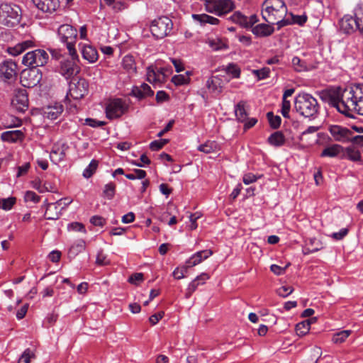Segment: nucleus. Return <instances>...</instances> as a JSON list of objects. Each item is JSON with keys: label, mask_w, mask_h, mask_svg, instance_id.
Instances as JSON below:
<instances>
[{"label": "nucleus", "mask_w": 363, "mask_h": 363, "mask_svg": "<svg viewBox=\"0 0 363 363\" xmlns=\"http://www.w3.org/2000/svg\"><path fill=\"white\" fill-rule=\"evenodd\" d=\"M356 85L353 88L331 87L318 92L320 99L347 117L354 118L352 111H357Z\"/></svg>", "instance_id": "1"}, {"label": "nucleus", "mask_w": 363, "mask_h": 363, "mask_svg": "<svg viewBox=\"0 0 363 363\" xmlns=\"http://www.w3.org/2000/svg\"><path fill=\"white\" fill-rule=\"evenodd\" d=\"M294 108L301 116L315 118L318 114L320 106L315 98L303 92L296 96Z\"/></svg>", "instance_id": "2"}, {"label": "nucleus", "mask_w": 363, "mask_h": 363, "mask_svg": "<svg viewBox=\"0 0 363 363\" xmlns=\"http://www.w3.org/2000/svg\"><path fill=\"white\" fill-rule=\"evenodd\" d=\"M340 30L346 34L358 31L363 34V4H358L354 9V15H345L340 21Z\"/></svg>", "instance_id": "3"}, {"label": "nucleus", "mask_w": 363, "mask_h": 363, "mask_svg": "<svg viewBox=\"0 0 363 363\" xmlns=\"http://www.w3.org/2000/svg\"><path fill=\"white\" fill-rule=\"evenodd\" d=\"M77 34V28L69 24H62L57 29V36L60 42L66 45L70 57L74 58L77 57L75 49Z\"/></svg>", "instance_id": "4"}, {"label": "nucleus", "mask_w": 363, "mask_h": 363, "mask_svg": "<svg viewBox=\"0 0 363 363\" xmlns=\"http://www.w3.org/2000/svg\"><path fill=\"white\" fill-rule=\"evenodd\" d=\"M21 20V9L16 5L2 3L0 5V23L7 27L17 26Z\"/></svg>", "instance_id": "5"}, {"label": "nucleus", "mask_w": 363, "mask_h": 363, "mask_svg": "<svg viewBox=\"0 0 363 363\" xmlns=\"http://www.w3.org/2000/svg\"><path fill=\"white\" fill-rule=\"evenodd\" d=\"M89 91V83L84 78H73L69 84V91L65 101H70L69 97L74 100H80Z\"/></svg>", "instance_id": "6"}, {"label": "nucleus", "mask_w": 363, "mask_h": 363, "mask_svg": "<svg viewBox=\"0 0 363 363\" xmlns=\"http://www.w3.org/2000/svg\"><path fill=\"white\" fill-rule=\"evenodd\" d=\"M173 28L172 20L167 16H161L152 21L150 32L156 39H162L169 35Z\"/></svg>", "instance_id": "7"}, {"label": "nucleus", "mask_w": 363, "mask_h": 363, "mask_svg": "<svg viewBox=\"0 0 363 363\" xmlns=\"http://www.w3.org/2000/svg\"><path fill=\"white\" fill-rule=\"evenodd\" d=\"M49 55L42 49L28 52L23 57L22 63L30 68H38L47 64Z\"/></svg>", "instance_id": "8"}, {"label": "nucleus", "mask_w": 363, "mask_h": 363, "mask_svg": "<svg viewBox=\"0 0 363 363\" xmlns=\"http://www.w3.org/2000/svg\"><path fill=\"white\" fill-rule=\"evenodd\" d=\"M128 110V106L121 99L111 100L106 106V117L110 119H116L122 116Z\"/></svg>", "instance_id": "9"}, {"label": "nucleus", "mask_w": 363, "mask_h": 363, "mask_svg": "<svg viewBox=\"0 0 363 363\" xmlns=\"http://www.w3.org/2000/svg\"><path fill=\"white\" fill-rule=\"evenodd\" d=\"M71 57V60H65L60 62V72L67 79L75 78L74 77L81 71L79 66L77 65L79 56L77 55V58Z\"/></svg>", "instance_id": "10"}, {"label": "nucleus", "mask_w": 363, "mask_h": 363, "mask_svg": "<svg viewBox=\"0 0 363 363\" xmlns=\"http://www.w3.org/2000/svg\"><path fill=\"white\" fill-rule=\"evenodd\" d=\"M28 97L27 91L24 89L15 90L11 99V106L18 113H24L28 108Z\"/></svg>", "instance_id": "11"}, {"label": "nucleus", "mask_w": 363, "mask_h": 363, "mask_svg": "<svg viewBox=\"0 0 363 363\" xmlns=\"http://www.w3.org/2000/svg\"><path fill=\"white\" fill-rule=\"evenodd\" d=\"M328 130L334 140L342 143L350 142V137L353 135V132L352 130L338 125H330Z\"/></svg>", "instance_id": "12"}, {"label": "nucleus", "mask_w": 363, "mask_h": 363, "mask_svg": "<svg viewBox=\"0 0 363 363\" xmlns=\"http://www.w3.org/2000/svg\"><path fill=\"white\" fill-rule=\"evenodd\" d=\"M24 86L34 87L40 84L43 78L42 72L38 68H30L23 72Z\"/></svg>", "instance_id": "13"}, {"label": "nucleus", "mask_w": 363, "mask_h": 363, "mask_svg": "<svg viewBox=\"0 0 363 363\" xmlns=\"http://www.w3.org/2000/svg\"><path fill=\"white\" fill-rule=\"evenodd\" d=\"M287 13V10L284 9H269L267 10V7H262V18L267 23L274 24L277 20H279Z\"/></svg>", "instance_id": "14"}, {"label": "nucleus", "mask_w": 363, "mask_h": 363, "mask_svg": "<svg viewBox=\"0 0 363 363\" xmlns=\"http://www.w3.org/2000/svg\"><path fill=\"white\" fill-rule=\"evenodd\" d=\"M33 5L43 13H52L60 7L59 0H31Z\"/></svg>", "instance_id": "15"}, {"label": "nucleus", "mask_w": 363, "mask_h": 363, "mask_svg": "<svg viewBox=\"0 0 363 363\" xmlns=\"http://www.w3.org/2000/svg\"><path fill=\"white\" fill-rule=\"evenodd\" d=\"M17 65L12 60H5L1 65L0 74L5 80H12L16 79L17 72Z\"/></svg>", "instance_id": "16"}, {"label": "nucleus", "mask_w": 363, "mask_h": 363, "mask_svg": "<svg viewBox=\"0 0 363 363\" xmlns=\"http://www.w3.org/2000/svg\"><path fill=\"white\" fill-rule=\"evenodd\" d=\"M69 146L66 143L55 144L50 152V159L54 163H58L65 160Z\"/></svg>", "instance_id": "17"}, {"label": "nucleus", "mask_w": 363, "mask_h": 363, "mask_svg": "<svg viewBox=\"0 0 363 363\" xmlns=\"http://www.w3.org/2000/svg\"><path fill=\"white\" fill-rule=\"evenodd\" d=\"M130 95L141 100L148 96H152L154 91L147 84L143 83L139 86H133Z\"/></svg>", "instance_id": "18"}, {"label": "nucleus", "mask_w": 363, "mask_h": 363, "mask_svg": "<svg viewBox=\"0 0 363 363\" xmlns=\"http://www.w3.org/2000/svg\"><path fill=\"white\" fill-rule=\"evenodd\" d=\"M210 278L206 273H202L197 276L188 286L185 294L186 298H189L199 285H203Z\"/></svg>", "instance_id": "19"}, {"label": "nucleus", "mask_w": 363, "mask_h": 363, "mask_svg": "<svg viewBox=\"0 0 363 363\" xmlns=\"http://www.w3.org/2000/svg\"><path fill=\"white\" fill-rule=\"evenodd\" d=\"M34 46L35 42L33 40H27L16 44L13 47L8 48L7 52L13 56H17L26 51L27 49L33 48Z\"/></svg>", "instance_id": "20"}, {"label": "nucleus", "mask_w": 363, "mask_h": 363, "mask_svg": "<svg viewBox=\"0 0 363 363\" xmlns=\"http://www.w3.org/2000/svg\"><path fill=\"white\" fill-rule=\"evenodd\" d=\"M252 33L259 38L270 36L274 32L272 26L266 23H259L252 28Z\"/></svg>", "instance_id": "21"}, {"label": "nucleus", "mask_w": 363, "mask_h": 363, "mask_svg": "<svg viewBox=\"0 0 363 363\" xmlns=\"http://www.w3.org/2000/svg\"><path fill=\"white\" fill-rule=\"evenodd\" d=\"M216 7L218 9V16H222L235 9V2L233 0H216Z\"/></svg>", "instance_id": "22"}, {"label": "nucleus", "mask_w": 363, "mask_h": 363, "mask_svg": "<svg viewBox=\"0 0 363 363\" xmlns=\"http://www.w3.org/2000/svg\"><path fill=\"white\" fill-rule=\"evenodd\" d=\"M62 199H60L55 203H47V208L44 214L47 220H57L60 216V211L57 205H61Z\"/></svg>", "instance_id": "23"}, {"label": "nucleus", "mask_w": 363, "mask_h": 363, "mask_svg": "<svg viewBox=\"0 0 363 363\" xmlns=\"http://www.w3.org/2000/svg\"><path fill=\"white\" fill-rule=\"evenodd\" d=\"M343 147L339 144H333L330 146L326 147L320 153L321 157H339L342 154Z\"/></svg>", "instance_id": "24"}, {"label": "nucleus", "mask_w": 363, "mask_h": 363, "mask_svg": "<svg viewBox=\"0 0 363 363\" xmlns=\"http://www.w3.org/2000/svg\"><path fill=\"white\" fill-rule=\"evenodd\" d=\"M361 153L360 152L355 149L353 146H350L347 147H343L342 154L340 155V159H347L352 162H359L361 161Z\"/></svg>", "instance_id": "25"}, {"label": "nucleus", "mask_w": 363, "mask_h": 363, "mask_svg": "<svg viewBox=\"0 0 363 363\" xmlns=\"http://www.w3.org/2000/svg\"><path fill=\"white\" fill-rule=\"evenodd\" d=\"M23 138L24 134L20 130L5 131L1 135V139L9 143H16L18 140H22Z\"/></svg>", "instance_id": "26"}, {"label": "nucleus", "mask_w": 363, "mask_h": 363, "mask_svg": "<svg viewBox=\"0 0 363 363\" xmlns=\"http://www.w3.org/2000/svg\"><path fill=\"white\" fill-rule=\"evenodd\" d=\"M63 111V106L60 104L48 106L44 109V116L50 120L57 119Z\"/></svg>", "instance_id": "27"}, {"label": "nucleus", "mask_w": 363, "mask_h": 363, "mask_svg": "<svg viewBox=\"0 0 363 363\" xmlns=\"http://www.w3.org/2000/svg\"><path fill=\"white\" fill-rule=\"evenodd\" d=\"M192 18L194 21L199 22L201 26H205L206 23H209L211 25H218L220 23V20L218 18L206 13L192 14Z\"/></svg>", "instance_id": "28"}, {"label": "nucleus", "mask_w": 363, "mask_h": 363, "mask_svg": "<svg viewBox=\"0 0 363 363\" xmlns=\"http://www.w3.org/2000/svg\"><path fill=\"white\" fill-rule=\"evenodd\" d=\"M82 57L89 62L93 63L98 60L97 50L91 45H84L82 48Z\"/></svg>", "instance_id": "29"}, {"label": "nucleus", "mask_w": 363, "mask_h": 363, "mask_svg": "<svg viewBox=\"0 0 363 363\" xmlns=\"http://www.w3.org/2000/svg\"><path fill=\"white\" fill-rule=\"evenodd\" d=\"M221 82L218 77L212 76L206 81V86L211 92L220 94L222 92Z\"/></svg>", "instance_id": "30"}, {"label": "nucleus", "mask_w": 363, "mask_h": 363, "mask_svg": "<svg viewBox=\"0 0 363 363\" xmlns=\"http://www.w3.org/2000/svg\"><path fill=\"white\" fill-rule=\"evenodd\" d=\"M228 19L241 28L247 29V16L241 11H235Z\"/></svg>", "instance_id": "31"}, {"label": "nucleus", "mask_w": 363, "mask_h": 363, "mask_svg": "<svg viewBox=\"0 0 363 363\" xmlns=\"http://www.w3.org/2000/svg\"><path fill=\"white\" fill-rule=\"evenodd\" d=\"M285 141V136L281 131H276L272 133L267 139L269 144L274 147L284 145Z\"/></svg>", "instance_id": "32"}, {"label": "nucleus", "mask_w": 363, "mask_h": 363, "mask_svg": "<svg viewBox=\"0 0 363 363\" xmlns=\"http://www.w3.org/2000/svg\"><path fill=\"white\" fill-rule=\"evenodd\" d=\"M219 149V145L214 140H207L205 143L200 145L197 150L206 154L216 152Z\"/></svg>", "instance_id": "33"}, {"label": "nucleus", "mask_w": 363, "mask_h": 363, "mask_svg": "<svg viewBox=\"0 0 363 363\" xmlns=\"http://www.w3.org/2000/svg\"><path fill=\"white\" fill-rule=\"evenodd\" d=\"M235 116L238 120L244 123L247 119V113L245 110V102L243 101H240L235 106Z\"/></svg>", "instance_id": "34"}, {"label": "nucleus", "mask_w": 363, "mask_h": 363, "mask_svg": "<svg viewBox=\"0 0 363 363\" xmlns=\"http://www.w3.org/2000/svg\"><path fill=\"white\" fill-rule=\"evenodd\" d=\"M262 7H267V10L269 9H284L287 10L286 5L283 0H265L262 3Z\"/></svg>", "instance_id": "35"}, {"label": "nucleus", "mask_w": 363, "mask_h": 363, "mask_svg": "<svg viewBox=\"0 0 363 363\" xmlns=\"http://www.w3.org/2000/svg\"><path fill=\"white\" fill-rule=\"evenodd\" d=\"M357 113L363 116V84L356 85Z\"/></svg>", "instance_id": "36"}, {"label": "nucleus", "mask_w": 363, "mask_h": 363, "mask_svg": "<svg viewBox=\"0 0 363 363\" xmlns=\"http://www.w3.org/2000/svg\"><path fill=\"white\" fill-rule=\"evenodd\" d=\"M123 67L129 73L136 72V65L134 57L131 55H125L122 61Z\"/></svg>", "instance_id": "37"}, {"label": "nucleus", "mask_w": 363, "mask_h": 363, "mask_svg": "<svg viewBox=\"0 0 363 363\" xmlns=\"http://www.w3.org/2000/svg\"><path fill=\"white\" fill-rule=\"evenodd\" d=\"M116 185L115 183L111 182L104 186L102 196L108 200H112L116 194Z\"/></svg>", "instance_id": "38"}, {"label": "nucleus", "mask_w": 363, "mask_h": 363, "mask_svg": "<svg viewBox=\"0 0 363 363\" xmlns=\"http://www.w3.org/2000/svg\"><path fill=\"white\" fill-rule=\"evenodd\" d=\"M191 74V72L187 71L185 74L174 75L172 78V82H173L176 86L187 84L190 82L189 75Z\"/></svg>", "instance_id": "39"}, {"label": "nucleus", "mask_w": 363, "mask_h": 363, "mask_svg": "<svg viewBox=\"0 0 363 363\" xmlns=\"http://www.w3.org/2000/svg\"><path fill=\"white\" fill-rule=\"evenodd\" d=\"M99 165V161L93 159L89 164L85 168L83 172V177L86 179H89L93 176L97 169Z\"/></svg>", "instance_id": "40"}, {"label": "nucleus", "mask_w": 363, "mask_h": 363, "mask_svg": "<svg viewBox=\"0 0 363 363\" xmlns=\"http://www.w3.org/2000/svg\"><path fill=\"white\" fill-rule=\"evenodd\" d=\"M227 74H231L233 78H240L241 70L240 67L235 63H229L223 69Z\"/></svg>", "instance_id": "41"}, {"label": "nucleus", "mask_w": 363, "mask_h": 363, "mask_svg": "<svg viewBox=\"0 0 363 363\" xmlns=\"http://www.w3.org/2000/svg\"><path fill=\"white\" fill-rule=\"evenodd\" d=\"M311 320H306L296 325V330L298 335L303 336L308 333L310 330Z\"/></svg>", "instance_id": "42"}, {"label": "nucleus", "mask_w": 363, "mask_h": 363, "mask_svg": "<svg viewBox=\"0 0 363 363\" xmlns=\"http://www.w3.org/2000/svg\"><path fill=\"white\" fill-rule=\"evenodd\" d=\"M267 117L272 128L277 129L279 128L281 122V118L279 116H274L273 112H268Z\"/></svg>", "instance_id": "43"}, {"label": "nucleus", "mask_w": 363, "mask_h": 363, "mask_svg": "<svg viewBox=\"0 0 363 363\" xmlns=\"http://www.w3.org/2000/svg\"><path fill=\"white\" fill-rule=\"evenodd\" d=\"M352 331L347 330L338 332L333 335V342L336 344L343 342L351 334Z\"/></svg>", "instance_id": "44"}, {"label": "nucleus", "mask_w": 363, "mask_h": 363, "mask_svg": "<svg viewBox=\"0 0 363 363\" xmlns=\"http://www.w3.org/2000/svg\"><path fill=\"white\" fill-rule=\"evenodd\" d=\"M35 357L34 352L30 348H27L20 357L18 363H30V359Z\"/></svg>", "instance_id": "45"}, {"label": "nucleus", "mask_w": 363, "mask_h": 363, "mask_svg": "<svg viewBox=\"0 0 363 363\" xmlns=\"http://www.w3.org/2000/svg\"><path fill=\"white\" fill-rule=\"evenodd\" d=\"M252 72L259 80H261L269 77L270 69L269 67H263L260 69H253Z\"/></svg>", "instance_id": "46"}, {"label": "nucleus", "mask_w": 363, "mask_h": 363, "mask_svg": "<svg viewBox=\"0 0 363 363\" xmlns=\"http://www.w3.org/2000/svg\"><path fill=\"white\" fill-rule=\"evenodd\" d=\"M1 203L0 208L5 211L11 210L16 203V199L15 197H9L7 199H1Z\"/></svg>", "instance_id": "47"}, {"label": "nucleus", "mask_w": 363, "mask_h": 363, "mask_svg": "<svg viewBox=\"0 0 363 363\" xmlns=\"http://www.w3.org/2000/svg\"><path fill=\"white\" fill-rule=\"evenodd\" d=\"M208 43L209 46L216 51L228 48V45L222 43L220 40H208Z\"/></svg>", "instance_id": "48"}, {"label": "nucleus", "mask_w": 363, "mask_h": 363, "mask_svg": "<svg viewBox=\"0 0 363 363\" xmlns=\"http://www.w3.org/2000/svg\"><path fill=\"white\" fill-rule=\"evenodd\" d=\"M290 16H291V22L292 24H298L299 26H303L306 22L307 21V16L306 15H294L292 13H290Z\"/></svg>", "instance_id": "49"}, {"label": "nucleus", "mask_w": 363, "mask_h": 363, "mask_svg": "<svg viewBox=\"0 0 363 363\" xmlns=\"http://www.w3.org/2000/svg\"><path fill=\"white\" fill-rule=\"evenodd\" d=\"M144 280V274L143 273H134L128 278V282L134 284L138 285Z\"/></svg>", "instance_id": "50"}, {"label": "nucleus", "mask_w": 363, "mask_h": 363, "mask_svg": "<svg viewBox=\"0 0 363 363\" xmlns=\"http://www.w3.org/2000/svg\"><path fill=\"white\" fill-rule=\"evenodd\" d=\"M294 291V288L289 286H282L277 290V293L279 296L286 297Z\"/></svg>", "instance_id": "51"}, {"label": "nucleus", "mask_w": 363, "mask_h": 363, "mask_svg": "<svg viewBox=\"0 0 363 363\" xmlns=\"http://www.w3.org/2000/svg\"><path fill=\"white\" fill-rule=\"evenodd\" d=\"M24 199L26 202L32 201L35 203H37L40 201V197L33 191H27L25 194Z\"/></svg>", "instance_id": "52"}, {"label": "nucleus", "mask_w": 363, "mask_h": 363, "mask_svg": "<svg viewBox=\"0 0 363 363\" xmlns=\"http://www.w3.org/2000/svg\"><path fill=\"white\" fill-rule=\"evenodd\" d=\"M291 108V103L289 100H282L281 103V114L286 118H289V111Z\"/></svg>", "instance_id": "53"}, {"label": "nucleus", "mask_w": 363, "mask_h": 363, "mask_svg": "<svg viewBox=\"0 0 363 363\" xmlns=\"http://www.w3.org/2000/svg\"><path fill=\"white\" fill-rule=\"evenodd\" d=\"M216 0L208 1L205 4V9L207 12L214 13L218 16V9L216 7Z\"/></svg>", "instance_id": "54"}, {"label": "nucleus", "mask_w": 363, "mask_h": 363, "mask_svg": "<svg viewBox=\"0 0 363 363\" xmlns=\"http://www.w3.org/2000/svg\"><path fill=\"white\" fill-rule=\"evenodd\" d=\"M262 175L256 176L252 173L245 174L243 177V182L245 184H250L252 182H255L257 180V179L261 178Z\"/></svg>", "instance_id": "55"}, {"label": "nucleus", "mask_w": 363, "mask_h": 363, "mask_svg": "<svg viewBox=\"0 0 363 363\" xmlns=\"http://www.w3.org/2000/svg\"><path fill=\"white\" fill-rule=\"evenodd\" d=\"M90 223L95 226L103 227L106 224V220L101 216H94L90 218Z\"/></svg>", "instance_id": "56"}, {"label": "nucleus", "mask_w": 363, "mask_h": 363, "mask_svg": "<svg viewBox=\"0 0 363 363\" xmlns=\"http://www.w3.org/2000/svg\"><path fill=\"white\" fill-rule=\"evenodd\" d=\"M85 124L90 127L96 128L104 125L106 122L88 118L85 120Z\"/></svg>", "instance_id": "57"}, {"label": "nucleus", "mask_w": 363, "mask_h": 363, "mask_svg": "<svg viewBox=\"0 0 363 363\" xmlns=\"http://www.w3.org/2000/svg\"><path fill=\"white\" fill-rule=\"evenodd\" d=\"M290 265L288 263L284 267H281L277 264H272L270 267L271 271L277 275H281L284 274L286 269Z\"/></svg>", "instance_id": "58"}, {"label": "nucleus", "mask_w": 363, "mask_h": 363, "mask_svg": "<svg viewBox=\"0 0 363 363\" xmlns=\"http://www.w3.org/2000/svg\"><path fill=\"white\" fill-rule=\"evenodd\" d=\"M169 99V94L164 91H159L156 94V101L160 104Z\"/></svg>", "instance_id": "59"}, {"label": "nucleus", "mask_w": 363, "mask_h": 363, "mask_svg": "<svg viewBox=\"0 0 363 363\" xmlns=\"http://www.w3.org/2000/svg\"><path fill=\"white\" fill-rule=\"evenodd\" d=\"M69 229L77 232H86L84 225L78 222H74L69 225Z\"/></svg>", "instance_id": "60"}, {"label": "nucleus", "mask_w": 363, "mask_h": 363, "mask_svg": "<svg viewBox=\"0 0 363 363\" xmlns=\"http://www.w3.org/2000/svg\"><path fill=\"white\" fill-rule=\"evenodd\" d=\"M164 315V313L163 311H160L157 313L152 315L149 318V321L152 325H155L163 318Z\"/></svg>", "instance_id": "61"}, {"label": "nucleus", "mask_w": 363, "mask_h": 363, "mask_svg": "<svg viewBox=\"0 0 363 363\" xmlns=\"http://www.w3.org/2000/svg\"><path fill=\"white\" fill-rule=\"evenodd\" d=\"M348 232L347 228H342L339 232L333 233L331 237L336 240H340L347 235Z\"/></svg>", "instance_id": "62"}, {"label": "nucleus", "mask_w": 363, "mask_h": 363, "mask_svg": "<svg viewBox=\"0 0 363 363\" xmlns=\"http://www.w3.org/2000/svg\"><path fill=\"white\" fill-rule=\"evenodd\" d=\"M212 254H213V252L211 250H201V251L197 252L194 255H195L196 258H201V261H202L203 259H207Z\"/></svg>", "instance_id": "63"}, {"label": "nucleus", "mask_w": 363, "mask_h": 363, "mask_svg": "<svg viewBox=\"0 0 363 363\" xmlns=\"http://www.w3.org/2000/svg\"><path fill=\"white\" fill-rule=\"evenodd\" d=\"M96 263L99 265H106L108 263V261L106 259V256L103 253L102 250L98 252Z\"/></svg>", "instance_id": "64"}]
</instances>
